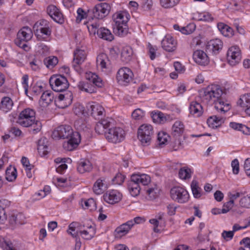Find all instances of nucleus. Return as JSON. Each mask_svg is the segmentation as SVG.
Segmentation results:
<instances>
[{
    "label": "nucleus",
    "mask_w": 250,
    "mask_h": 250,
    "mask_svg": "<svg viewBox=\"0 0 250 250\" xmlns=\"http://www.w3.org/2000/svg\"><path fill=\"white\" fill-rule=\"evenodd\" d=\"M85 24H86L90 34H97L99 38L109 42L113 40V36L110 30L104 27H100V23L97 20L88 21Z\"/></svg>",
    "instance_id": "39448f33"
},
{
    "label": "nucleus",
    "mask_w": 250,
    "mask_h": 250,
    "mask_svg": "<svg viewBox=\"0 0 250 250\" xmlns=\"http://www.w3.org/2000/svg\"><path fill=\"white\" fill-rule=\"evenodd\" d=\"M132 227V222L127 221L115 230L114 232L116 238H121L128 233Z\"/></svg>",
    "instance_id": "6ab92c4d"
},
{
    "label": "nucleus",
    "mask_w": 250,
    "mask_h": 250,
    "mask_svg": "<svg viewBox=\"0 0 250 250\" xmlns=\"http://www.w3.org/2000/svg\"><path fill=\"white\" fill-rule=\"evenodd\" d=\"M145 190L146 198L148 200H153L158 196L159 189L157 186L154 183L150 184L146 188Z\"/></svg>",
    "instance_id": "c85d7f7f"
},
{
    "label": "nucleus",
    "mask_w": 250,
    "mask_h": 250,
    "mask_svg": "<svg viewBox=\"0 0 250 250\" xmlns=\"http://www.w3.org/2000/svg\"><path fill=\"white\" fill-rule=\"evenodd\" d=\"M30 126L31 127L30 131H31L33 134H36L41 130L42 125L40 121H35L33 124Z\"/></svg>",
    "instance_id": "5fc2aeb1"
},
{
    "label": "nucleus",
    "mask_w": 250,
    "mask_h": 250,
    "mask_svg": "<svg viewBox=\"0 0 250 250\" xmlns=\"http://www.w3.org/2000/svg\"><path fill=\"white\" fill-rule=\"evenodd\" d=\"M244 168L246 174L250 177V158H248L245 160Z\"/></svg>",
    "instance_id": "774afa93"
},
{
    "label": "nucleus",
    "mask_w": 250,
    "mask_h": 250,
    "mask_svg": "<svg viewBox=\"0 0 250 250\" xmlns=\"http://www.w3.org/2000/svg\"><path fill=\"white\" fill-rule=\"evenodd\" d=\"M133 54L132 49L131 47L126 46L123 48L121 52V59L123 62H128L131 60Z\"/></svg>",
    "instance_id": "c9c22d12"
},
{
    "label": "nucleus",
    "mask_w": 250,
    "mask_h": 250,
    "mask_svg": "<svg viewBox=\"0 0 250 250\" xmlns=\"http://www.w3.org/2000/svg\"><path fill=\"white\" fill-rule=\"evenodd\" d=\"M162 46L167 52H172L176 48L177 42L169 35H166L161 42Z\"/></svg>",
    "instance_id": "aec40b11"
},
{
    "label": "nucleus",
    "mask_w": 250,
    "mask_h": 250,
    "mask_svg": "<svg viewBox=\"0 0 250 250\" xmlns=\"http://www.w3.org/2000/svg\"><path fill=\"white\" fill-rule=\"evenodd\" d=\"M54 100V96L51 91H46L44 92L39 101L41 106L45 107L53 102Z\"/></svg>",
    "instance_id": "c756f323"
},
{
    "label": "nucleus",
    "mask_w": 250,
    "mask_h": 250,
    "mask_svg": "<svg viewBox=\"0 0 250 250\" xmlns=\"http://www.w3.org/2000/svg\"><path fill=\"white\" fill-rule=\"evenodd\" d=\"M92 169V165L88 160H81L78 163L77 170L80 173L89 172Z\"/></svg>",
    "instance_id": "2f4dec72"
},
{
    "label": "nucleus",
    "mask_w": 250,
    "mask_h": 250,
    "mask_svg": "<svg viewBox=\"0 0 250 250\" xmlns=\"http://www.w3.org/2000/svg\"><path fill=\"white\" fill-rule=\"evenodd\" d=\"M227 59L229 63L231 66H234L239 63L241 60V52L238 46L234 45L229 48Z\"/></svg>",
    "instance_id": "f8f14e48"
},
{
    "label": "nucleus",
    "mask_w": 250,
    "mask_h": 250,
    "mask_svg": "<svg viewBox=\"0 0 250 250\" xmlns=\"http://www.w3.org/2000/svg\"><path fill=\"white\" fill-rule=\"evenodd\" d=\"M148 54L151 60H153L156 58V51L157 48L153 46L150 43L148 44Z\"/></svg>",
    "instance_id": "13d9d810"
},
{
    "label": "nucleus",
    "mask_w": 250,
    "mask_h": 250,
    "mask_svg": "<svg viewBox=\"0 0 250 250\" xmlns=\"http://www.w3.org/2000/svg\"><path fill=\"white\" fill-rule=\"evenodd\" d=\"M125 176L121 173H118L112 179L114 184L121 185L124 181Z\"/></svg>",
    "instance_id": "4d7b16f0"
},
{
    "label": "nucleus",
    "mask_w": 250,
    "mask_h": 250,
    "mask_svg": "<svg viewBox=\"0 0 250 250\" xmlns=\"http://www.w3.org/2000/svg\"><path fill=\"white\" fill-rule=\"evenodd\" d=\"M169 136L165 132H160L158 134L157 140L160 146L165 145L168 141Z\"/></svg>",
    "instance_id": "09e8293b"
},
{
    "label": "nucleus",
    "mask_w": 250,
    "mask_h": 250,
    "mask_svg": "<svg viewBox=\"0 0 250 250\" xmlns=\"http://www.w3.org/2000/svg\"><path fill=\"white\" fill-rule=\"evenodd\" d=\"M77 14L78 16L76 18V21L77 22H80L82 19L85 18L86 14L84 12L83 9L79 8L77 10Z\"/></svg>",
    "instance_id": "0e129e2a"
},
{
    "label": "nucleus",
    "mask_w": 250,
    "mask_h": 250,
    "mask_svg": "<svg viewBox=\"0 0 250 250\" xmlns=\"http://www.w3.org/2000/svg\"><path fill=\"white\" fill-rule=\"evenodd\" d=\"M122 198V194L119 191L114 189L107 191L103 195L104 201L112 205L119 202Z\"/></svg>",
    "instance_id": "dca6fc26"
},
{
    "label": "nucleus",
    "mask_w": 250,
    "mask_h": 250,
    "mask_svg": "<svg viewBox=\"0 0 250 250\" xmlns=\"http://www.w3.org/2000/svg\"><path fill=\"white\" fill-rule=\"evenodd\" d=\"M190 113L195 117H200L203 113V108L201 105L195 101L190 103L189 106Z\"/></svg>",
    "instance_id": "72a5a7b5"
},
{
    "label": "nucleus",
    "mask_w": 250,
    "mask_h": 250,
    "mask_svg": "<svg viewBox=\"0 0 250 250\" xmlns=\"http://www.w3.org/2000/svg\"><path fill=\"white\" fill-rule=\"evenodd\" d=\"M47 13L50 17L56 22L62 23L63 22L62 14L56 6L51 5L47 9Z\"/></svg>",
    "instance_id": "4be33fe9"
},
{
    "label": "nucleus",
    "mask_w": 250,
    "mask_h": 250,
    "mask_svg": "<svg viewBox=\"0 0 250 250\" xmlns=\"http://www.w3.org/2000/svg\"><path fill=\"white\" fill-rule=\"evenodd\" d=\"M113 19L114 24L113 25L122 24V23L125 24L127 23L128 20L127 14L125 13H118L115 14L113 16Z\"/></svg>",
    "instance_id": "f704fd0d"
},
{
    "label": "nucleus",
    "mask_w": 250,
    "mask_h": 250,
    "mask_svg": "<svg viewBox=\"0 0 250 250\" xmlns=\"http://www.w3.org/2000/svg\"><path fill=\"white\" fill-rule=\"evenodd\" d=\"M17 177L16 168L12 166H9L5 171V178L10 182L14 181Z\"/></svg>",
    "instance_id": "e433bc0d"
},
{
    "label": "nucleus",
    "mask_w": 250,
    "mask_h": 250,
    "mask_svg": "<svg viewBox=\"0 0 250 250\" xmlns=\"http://www.w3.org/2000/svg\"><path fill=\"white\" fill-rule=\"evenodd\" d=\"M110 6L107 3H102L94 6L92 10H88V14L93 15L95 19H92L91 21L97 20L99 22L98 19H103L107 16L110 11Z\"/></svg>",
    "instance_id": "1a4fd4ad"
},
{
    "label": "nucleus",
    "mask_w": 250,
    "mask_h": 250,
    "mask_svg": "<svg viewBox=\"0 0 250 250\" xmlns=\"http://www.w3.org/2000/svg\"><path fill=\"white\" fill-rule=\"evenodd\" d=\"M144 112L141 109L138 108L134 110L132 113V117L135 120L141 119L144 116Z\"/></svg>",
    "instance_id": "6e6d98bb"
},
{
    "label": "nucleus",
    "mask_w": 250,
    "mask_h": 250,
    "mask_svg": "<svg viewBox=\"0 0 250 250\" xmlns=\"http://www.w3.org/2000/svg\"><path fill=\"white\" fill-rule=\"evenodd\" d=\"M51 34V31L48 27H41L39 29H37L35 31V34L37 37L39 38V36L41 37L42 35L48 36Z\"/></svg>",
    "instance_id": "603ef678"
},
{
    "label": "nucleus",
    "mask_w": 250,
    "mask_h": 250,
    "mask_svg": "<svg viewBox=\"0 0 250 250\" xmlns=\"http://www.w3.org/2000/svg\"><path fill=\"white\" fill-rule=\"evenodd\" d=\"M13 105V101L10 97H3L0 103V110L7 113L12 109Z\"/></svg>",
    "instance_id": "7c9ffc66"
},
{
    "label": "nucleus",
    "mask_w": 250,
    "mask_h": 250,
    "mask_svg": "<svg viewBox=\"0 0 250 250\" xmlns=\"http://www.w3.org/2000/svg\"><path fill=\"white\" fill-rule=\"evenodd\" d=\"M1 247L4 250H16L13 244L9 241H4L1 244Z\"/></svg>",
    "instance_id": "69168bd1"
},
{
    "label": "nucleus",
    "mask_w": 250,
    "mask_h": 250,
    "mask_svg": "<svg viewBox=\"0 0 250 250\" xmlns=\"http://www.w3.org/2000/svg\"><path fill=\"white\" fill-rule=\"evenodd\" d=\"M48 141L46 138H42L38 141V150L41 156H44L48 152Z\"/></svg>",
    "instance_id": "473e14b6"
},
{
    "label": "nucleus",
    "mask_w": 250,
    "mask_h": 250,
    "mask_svg": "<svg viewBox=\"0 0 250 250\" xmlns=\"http://www.w3.org/2000/svg\"><path fill=\"white\" fill-rule=\"evenodd\" d=\"M192 194L196 198H199L202 195V189L199 187L198 182L193 180L190 184Z\"/></svg>",
    "instance_id": "58836bf2"
},
{
    "label": "nucleus",
    "mask_w": 250,
    "mask_h": 250,
    "mask_svg": "<svg viewBox=\"0 0 250 250\" xmlns=\"http://www.w3.org/2000/svg\"><path fill=\"white\" fill-rule=\"evenodd\" d=\"M84 107L80 104H76L73 108L74 113L78 116H85L86 113L84 112Z\"/></svg>",
    "instance_id": "3c124183"
},
{
    "label": "nucleus",
    "mask_w": 250,
    "mask_h": 250,
    "mask_svg": "<svg viewBox=\"0 0 250 250\" xmlns=\"http://www.w3.org/2000/svg\"><path fill=\"white\" fill-rule=\"evenodd\" d=\"M233 173L237 174L239 171V162L237 159L233 160L231 162Z\"/></svg>",
    "instance_id": "e2e57ef3"
},
{
    "label": "nucleus",
    "mask_w": 250,
    "mask_h": 250,
    "mask_svg": "<svg viewBox=\"0 0 250 250\" xmlns=\"http://www.w3.org/2000/svg\"><path fill=\"white\" fill-rule=\"evenodd\" d=\"M223 43L219 39H212L209 41L207 45V49L214 55L219 54L222 50Z\"/></svg>",
    "instance_id": "a211bd4d"
},
{
    "label": "nucleus",
    "mask_w": 250,
    "mask_h": 250,
    "mask_svg": "<svg viewBox=\"0 0 250 250\" xmlns=\"http://www.w3.org/2000/svg\"><path fill=\"white\" fill-rule=\"evenodd\" d=\"M202 101L208 104H214L215 109L225 113L230 109L229 104L225 102V89L218 84H212L199 92Z\"/></svg>",
    "instance_id": "f257e3e1"
},
{
    "label": "nucleus",
    "mask_w": 250,
    "mask_h": 250,
    "mask_svg": "<svg viewBox=\"0 0 250 250\" xmlns=\"http://www.w3.org/2000/svg\"><path fill=\"white\" fill-rule=\"evenodd\" d=\"M224 121V119L222 117H218L215 115L210 117L208 119L207 122L209 125H211L212 126H217L223 123Z\"/></svg>",
    "instance_id": "79ce46f5"
},
{
    "label": "nucleus",
    "mask_w": 250,
    "mask_h": 250,
    "mask_svg": "<svg viewBox=\"0 0 250 250\" xmlns=\"http://www.w3.org/2000/svg\"><path fill=\"white\" fill-rule=\"evenodd\" d=\"M7 216L4 208L0 205V224H4L6 220Z\"/></svg>",
    "instance_id": "338daca9"
},
{
    "label": "nucleus",
    "mask_w": 250,
    "mask_h": 250,
    "mask_svg": "<svg viewBox=\"0 0 250 250\" xmlns=\"http://www.w3.org/2000/svg\"><path fill=\"white\" fill-rule=\"evenodd\" d=\"M54 139H66L67 142L63 144L65 149L72 151L76 148L80 142V134L78 132H74L69 125H62L58 126L52 134Z\"/></svg>",
    "instance_id": "f03ea898"
},
{
    "label": "nucleus",
    "mask_w": 250,
    "mask_h": 250,
    "mask_svg": "<svg viewBox=\"0 0 250 250\" xmlns=\"http://www.w3.org/2000/svg\"><path fill=\"white\" fill-rule=\"evenodd\" d=\"M58 62V58L54 56H50L44 60V63L48 68H53Z\"/></svg>",
    "instance_id": "a18cd8bd"
},
{
    "label": "nucleus",
    "mask_w": 250,
    "mask_h": 250,
    "mask_svg": "<svg viewBox=\"0 0 250 250\" xmlns=\"http://www.w3.org/2000/svg\"><path fill=\"white\" fill-rule=\"evenodd\" d=\"M97 63L100 65L102 68H105L110 64L109 60L104 53L99 54L97 58Z\"/></svg>",
    "instance_id": "4c0bfd02"
},
{
    "label": "nucleus",
    "mask_w": 250,
    "mask_h": 250,
    "mask_svg": "<svg viewBox=\"0 0 250 250\" xmlns=\"http://www.w3.org/2000/svg\"><path fill=\"white\" fill-rule=\"evenodd\" d=\"M84 203L86 208H89L90 210H92L95 208L96 203L92 198L85 201Z\"/></svg>",
    "instance_id": "052dcab7"
},
{
    "label": "nucleus",
    "mask_w": 250,
    "mask_h": 250,
    "mask_svg": "<svg viewBox=\"0 0 250 250\" xmlns=\"http://www.w3.org/2000/svg\"><path fill=\"white\" fill-rule=\"evenodd\" d=\"M104 134L106 139L114 144L124 140L125 135V131L122 128L117 127L108 128Z\"/></svg>",
    "instance_id": "9d476101"
},
{
    "label": "nucleus",
    "mask_w": 250,
    "mask_h": 250,
    "mask_svg": "<svg viewBox=\"0 0 250 250\" xmlns=\"http://www.w3.org/2000/svg\"><path fill=\"white\" fill-rule=\"evenodd\" d=\"M72 100V93L68 91L64 94H59L58 97L55 99V103L58 107L64 108L71 104Z\"/></svg>",
    "instance_id": "4468645a"
},
{
    "label": "nucleus",
    "mask_w": 250,
    "mask_h": 250,
    "mask_svg": "<svg viewBox=\"0 0 250 250\" xmlns=\"http://www.w3.org/2000/svg\"><path fill=\"white\" fill-rule=\"evenodd\" d=\"M113 29L115 34L120 36H124L127 32L126 24L113 25Z\"/></svg>",
    "instance_id": "ea45409f"
},
{
    "label": "nucleus",
    "mask_w": 250,
    "mask_h": 250,
    "mask_svg": "<svg viewBox=\"0 0 250 250\" xmlns=\"http://www.w3.org/2000/svg\"><path fill=\"white\" fill-rule=\"evenodd\" d=\"M86 57V53L83 49L77 48L74 51L72 66L77 71H80L79 66L84 61Z\"/></svg>",
    "instance_id": "2eb2a0df"
},
{
    "label": "nucleus",
    "mask_w": 250,
    "mask_h": 250,
    "mask_svg": "<svg viewBox=\"0 0 250 250\" xmlns=\"http://www.w3.org/2000/svg\"><path fill=\"white\" fill-rule=\"evenodd\" d=\"M49 83L52 89L56 92L65 90L69 85L67 79L61 75L52 76L50 78Z\"/></svg>",
    "instance_id": "0eeeda50"
},
{
    "label": "nucleus",
    "mask_w": 250,
    "mask_h": 250,
    "mask_svg": "<svg viewBox=\"0 0 250 250\" xmlns=\"http://www.w3.org/2000/svg\"><path fill=\"white\" fill-rule=\"evenodd\" d=\"M35 120V112L27 108L22 110L19 115L18 123L23 127L32 125Z\"/></svg>",
    "instance_id": "6e6552de"
},
{
    "label": "nucleus",
    "mask_w": 250,
    "mask_h": 250,
    "mask_svg": "<svg viewBox=\"0 0 250 250\" xmlns=\"http://www.w3.org/2000/svg\"><path fill=\"white\" fill-rule=\"evenodd\" d=\"M195 25L190 23L185 27H181L180 31L184 34H190L195 30Z\"/></svg>",
    "instance_id": "8fccbe9b"
},
{
    "label": "nucleus",
    "mask_w": 250,
    "mask_h": 250,
    "mask_svg": "<svg viewBox=\"0 0 250 250\" xmlns=\"http://www.w3.org/2000/svg\"><path fill=\"white\" fill-rule=\"evenodd\" d=\"M191 170L185 167L181 168L179 171V176L182 179H189L191 177Z\"/></svg>",
    "instance_id": "de8ad7c7"
},
{
    "label": "nucleus",
    "mask_w": 250,
    "mask_h": 250,
    "mask_svg": "<svg viewBox=\"0 0 250 250\" xmlns=\"http://www.w3.org/2000/svg\"><path fill=\"white\" fill-rule=\"evenodd\" d=\"M32 37V32L28 27H24L21 28L17 34V38L16 43L19 46H21L22 42H27Z\"/></svg>",
    "instance_id": "f3484780"
},
{
    "label": "nucleus",
    "mask_w": 250,
    "mask_h": 250,
    "mask_svg": "<svg viewBox=\"0 0 250 250\" xmlns=\"http://www.w3.org/2000/svg\"><path fill=\"white\" fill-rule=\"evenodd\" d=\"M185 130V126L183 123L180 121H176L172 125L171 128V135L176 138L181 136Z\"/></svg>",
    "instance_id": "cd10ccee"
},
{
    "label": "nucleus",
    "mask_w": 250,
    "mask_h": 250,
    "mask_svg": "<svg viewBox=\"0 0 250 250\" xmlns=\"http://www.w3.org/2000/svg\"><path fill=\"white\" fill-rule=\"evenodd\" d=\"M234 203L233 201L229 200V202L226 203L222 209V213H226L228 212L233 206Z\"/></svg>",
    "instance_id": "680f3d73"
},
{
    "label": "nucleus",
    "mask_w": 250,
    "mask_h": 250,
    "mask_svg": "<svg viewBox=\"0 0 250 250\" xmlns=\"http://www.w3.org/2000/svg\"><path fill=\"white\" fill-rule=\"evenodd\" d=\"M88 112L96 119H99L104 111L103 107L98 104L95 103L87 106Z\"/></svg>",
    "instance_id": "393cba45"
},
{
    "label": "nucleus",
    "mask_w": 250,
    "mask_h": 250,
    "mask_svg": "<svg viewBox=\"0 0 250 250\" xmlns=\"http://www.w3.org/2000/svg\"><path fill=\"white\" fill-rule=\"evenodd\" d=\"M193 59L195 62L201 65H206L209 62V58L207 54L201 50H197L193 54Z\"/></svg>",
    "instance_id": "412c9836"
},
{
    "label": "nucleus",
    "mask_w": 250,
    "mask_h": 250,
    "mask_svg": "<svg viewBox=\"0 0 250 250\" xmlns=\"http://www.w3.org/2000/svg\"><path fill=\"white\" fill-rule=\"evenodd\" d=\"M180 0H160V3L163 7L165 8H172L176 5Z\"/></svg>",
    "instance_id": "49530a36"
},
{
    "label": "nucleus",
    "mask_w": 250,
    "mask_h": 250,
    "mask_svg": "<svg viewBox=\"0 0 250 250\" xmlns=\"http://www.w3.org/2000/svg\"><path fill=\"white\" fill-rule=\"evenodd\" d=\"M112 120L110 118H106L99 121L97 123L95 129L98 134L105 133L106 129L110 127L112 124Z\"/></svg>",
    "instance_id": "b1692460"
},
{
    "label": "nucleus",
    "mask_w": 250,
    "mask_h": 250,
    "mask_svg": "<svg viewBox=\"0 0 250 250\" xmlns=\"http://www.w3.org/2000/svg\"><path fill=\"white\" fill-rule=\"evenodd\" d=\"M85 78L87 81L80 82L78 84L79 89L88 93H93L96 91L95 86L101 87L103 84L102 79L96 74L91 72L86 73Z\"/></svg>",
    "instance_id": "20e7f679"
},
{
    "label": "nucleus",
    "mask_w": 250,
    "mask_h": 250,
    "mask_svg": "<svg viewBox=\"0 0 250 250\" xmlns=\"http://www.w3.org/2000/svg\"><path fill=\"white\" fill-rule=\"evenodd\" d=\"M108 188V186L104 179L99 178L95 182L93 190L97 195L102 194Z\"/></svg>",
    "instance_id": "bb28decb"
},
{
    "label": "nucleus",
    "mask_w": 250,
    "mask_h": 250,
    "mask_svg": "<svg viewBox=\"0 0 250 250\" xmlns=\"http://www.w3.org/2000/svg\"><path fill=\"white\" fill-rule=\"evenodd\" d=\"M217 27L224 36L227 37L232 35V30L228 25L223 23H219L217 25Z\"/></svg>",
    "instance_id": "37998d69"
},
{
    "label": "nucleus",
    "mask_w": 250,
    "mask_h": 250,
    "mask_svg": "<svg viewBox=\"0 0 250 250\" xmlns=\"http://www.w3.org/2000/svg\"><path fill=\"white\" fill-rule=\"evenodd\" d=\"M229 126L235 130H238L243 132L246 134H250V129L245 125L236 123H230Z\"/></svg>",
    "instance_id": "a19ab883"
},
{
    "label": "nucleus",
    "mask_w": 250,
    "mask_h": 250,
    "mask_svg": "<svg viewBox=\"0 0 250 250\" xmlns=\"http://www.w3.org/2000/svg\"><path fill=\"white\" fill-rule=\"evenodd\" d=\"M133 73L128 67L121 68L117 73L116 78L118 83L122 85H126L133 79Z\"/></svg>",
    "instance_id": "ddd939ff"
},
{
    "label": "nucleus",
    "mask_w": 250,
    "mask_h": 250,
    "mask_svg": "<svg viewBox=\"0 0 250 250\" xmlns=\"http://www.w3.org/2000/svg\"><path fill=\"white\" fill-rule=\"evenodd\" d=\"M170 196L173 200L180 203L187 202L189 199L188 192L184 188L175 187L170 190Z\"/></svg>",
    "instance_id": "9b49d317"
},
{
    "label": "nucleus",
    "mask_w": 250,
    "mask_h": 250,
    "mask_svg": "<svg viewBox=\"0 0 250 250\" xmlns=\"http://www.w3.org/2000/svg\"><path fill=\"white\" fill-rule=\"evenodd\" d=\"M150 182L151 178L147 174H133L128 182V189L132 196H137L141 190L140 184L148 186L149 184H150Z\"/></svg>",
    "instance_id": "7ed1b4c3"
},
{
    "label": "nucleus",
    "mask_w": 250,
    "mask_h": 250,
    "mask_svg": "<svg viewBox=\"0 0 250 250\" xmlns=\"http://www.w3.org/2000/svg\"><path fill=\"white\" fill-rule=\"evenodd\" d=\"M153 135V129L151 125L143 124L138 129V137L143 146L150 145Z\"/></svg>",
    "instance_id": "423d86ee"
},
{
    "label": "nucleus",
    "mask_w": 250,
    "mask_h": 250,
    "mask_svg": "<svg viewBox=\"0 0 250 250\" xmlns=\"http://www.w3.org/2000/svg\"><path fill=\"white\" fill-rule=\"evenodd\" d=\"M239 203L242 207L250 208V196L243 197L240 199Z\"/></svg>",
    "instance_id": "864d4df0"
},
{
    "label": "nucleus",
    "mask_w": 250,
    "mask_h": 250,
    "mask_svg": "<svg viewBox=\"0 0 250 250\" xmlns=\"http://www.w3.org/2000/svg\"><path fill=\"white\" fill-rule=\"evenodd\" d=\"M238 104L244 110L247 115L250 116V93H247L242 95Z\"/></svg>",
    "instance_id": "a878e982"
},
{
    "label": "nucleus",
    "mask_w": 250,
    "mask_h": 250,
    "mask_svg": "<svg viewBox=\"0 0 250 250\" xmlns=\"http://www.w3.org/2000/svg\"><path fill=\"white\" fill-rule=\"evenodd\" d=\"M95 229L92 225L80 226L79 233L85 239L89 240L92 238L95 234Z\"/></svg>",
    "instance_id": "5701e85b"
},
{
    "label": "nucleus",
    "mask_w": 250,
    "mask_h": 250,
    "mask_svg": "<svg viewBox=\"0 0 250 250\" xmlns=\"http://www.w3.org/2000/svg\"><path fill=\"white\" fill-rule=\"evenodd\" d=\"M198 20L205 21H210L212 20V18L209 13H202L199 14Z\"/></svg>",
    "instance_id": "bf43d9fd"
},
{
    "label": "nucleus",
    "mask_w": 250,
    "mask_h": 250,
    "mask_svg": "<svg viewBox=\"0 0 250 250\" xmlns=\"http://www.w3.org/2000/svg\"><path fill=\"white\" fill-rule=\"evenodd\" d=\"M74 125L79 131H86L88 129L86 122L82 118L76 120L75 122Z\"/></svg>",
    "instance_id": "c03bdc74"
}]
</instances>
